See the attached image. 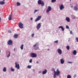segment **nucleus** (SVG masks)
Instances as JSON below:
<instances>
[{"label":"nucleus","instance_id":"de8ad7c7","mask_svg":"<svg viewBox=\"0 0 78 78\" xmlns=\"http://www.w3.org/2000/svg\"><path fill=\"white\" fill-rule=\"evenodd\" d=\"M71 8H73V6H71Z\"/></svg>","mask_w":78,"mask_h":78},{"label":"nucleus","instance_id":"09e8293b","mask_svg":"<svg viewBox=\"0 0 78 78\" xmlns=\"http://www.w3.org/2000/svg\"><path fill=\"white\" fill-rule=\"evenodd\" d=\"M48 51H49V50H50V49H48Z\"/></svg>","mask_w":78,"mask_h":78},{"label":"nucleus","instance_id":"4468645a","mask_svg":"<svg viewBox=\"0 0 78 78\" xmlns=\"http://www.w3.org/2000/svg\"><path fill=\"white\" fill-rule=\"evenodd\" d=\"M66 20L68 22H70V19L69 17H66Z\"/></svg>","mask_w":78,"mask_h":78},{"label":"nucleus","instance_id":"864d4df0","mask_svg":"<svg viewBox=\"0 0 78 78\" xmlns=\"http://www.w3.org/2000/svg\"><path fill=\"white\" fill-rule=\"evenodd\" d=\"M70 0V1H71L72 0Z\"/></svg>","mask_w":78,"mask_h":78},{"label":"nucleus","instance_id":"2eb2a0df","mask_svg":"<svg viewBox=\"0 0 78 78\" xmlns=\"http://www.w3.org/2000/svg\"><path fill=\"white\" fill-rule=\"evenodd\" d=\"M2 0L3 1H0V5H3L5 4V2H4V1H5V0Z\"/></svg>","mask_w":78,"mask_h":78},{"label":"nucleus","instance_id":"0eeeda50","mask_svg":"<svg viewBox=\"0 0 78 78\" xmlns=\"http://www.w3.org/2000/svg\"><path fill=\"white\" fill-rule=\"evenodd\" d=\"M41 23H38L37 26V30H39L40 28H41Z\"/></svg>","mask_w":78,"mask_h":78},{"label":"nucleus","instance_id":"2f4dec72","mask_svg":"<svg viewBox=\"0 0 78 78\" xmlns=\"http://www.w3.org/2000/svg\"><path fill=\"white\" fill-rule=\"evenodd\" d=\"M66 28H67V29H69V26L67 25L66 26Z\"/></svg>","mask_w":78,"mask_h":78},{"label":"nucleus","instance_id":"ea45409f","mask_svg":"<svg viewBox=\"0 0 78 78\" xmlns=\"http://www.w3.org/2000/svg\"><path fill=\"white\" fill-rule=\"evenodd\" d=\"M33 71L34 73H35V69H33Z\"/></svg>","mask_w":78,"mask_h":78},{"label":"nucleus","instance_id":"39448f33","mask_svg":"<svg viewBox=\"0 0 78 78\" xmlns=\"http://www.w3.org/2000/svg\"><path fill=\"white\" fill-rule=\"evenodd\" d=\"M18 25L20 28L21 29H22V28H23V23H22L21 22L19 23Z\"/></svg>","mask_w":78,"mask_h":78},{"label":"nucleus","instance_id":"c85d7f7f","mask_svg":"<svg viewBox=\"0 0 78 78\" xmlns=\"http://www.w3.org/2000/svg\"><path fill=\"white\" fill-rule=\"evenodd\" d=\"M10 55H11V53H10V52H9V55H7V58H9V57L10 56Z\"/></svg>","mask_w":78,"mask_h":78},{"label":"nucleus","instance_id":"bb28decb","mask_svg":"<svg viewBox=\"0 0 78 78\" xmlns=\"http://www.w3.org/2000/svg\"><path fill=\"white\" fill-rule=\"evenodd\" d=\"M56 2V0H51V3H53L54 2Z\"/></svg>","mask_w":78,"mask_h":78},{"label":"nucleus","instance_id":"6ab92c4d","mask_svg":"<svg viewBox=\"0 0 78 78\" xmlns=\"http://www.w3.org/2000/svg\"><path fill=\"white\" fill-rule=\"evenodd\" d=\"M12 17V16L11 15H9L8 18L9 20H11V19H12V17Z\"/></svg>","mask_w":78,"mask_h":78},{"label":"nucleus","instance_id":"1a4fd4ad","mask_svg":"<svg viewBox=\"0 0 78 78\" xmlns=\"http://www.w3.org/2000/svg\"><path fill=\"white\" fill-rule=\"evenodd\" d=\"M8 45H12V41L11 40H9L8 42Z\"/></svg>","mask_w":78,"mask_h":78},{"label":"nucleus","instance_id":"5701e85b","mask_svg":"<svg viewBox=\"0 0 78 78\" xmlns=\"http://www.w3.org/2000/svg\"><path fill=\"white\" fill-rule=\"evenodd\" d=\"M20 5H21L20 3V2H17V6H20Z\"/></svg>","mask_w":78,"mask_h":78},{"label":"nucleus","instance_id":"a211bd4d","mask_svg":"<svg viewBox=\"0 0 78 78\" xmlns=\"http://www.w3.org/2000/svg\"><path fill=\"white\" fill-rule=\"evenodd\" d=\"M14 38H15V39H17V37H18V34H15L14 35Z\"/></svg>","mask_w":78,"mask_h":78},{"label":"nucleus","instance_id":"412c9836","mask_svg":"<svg viewBox=\"0 0 78 78\" xmlns=\"http://www.w3.org/2000/svg\"><path fill=\"white\" fill-rule=\"evenodd\" d=\"M3 71L4 72H5L6 71V67H4L3 69Z\"/></svg>","mask_w":78,"mask_h":78},{"label":"nucleus","instance_id":"c9c22d12","mask_svg":"<svg viewBox=\"0 0 78 78\" xmlns=\"http://www.w3.org/2000/svg\"><path fill=\"white\" fill-rule=\"evenodd\" d=\"M37 43L35 45H34V47H35L36 46H37Z\"/></svg>","mask_w":78,"mask_h":78},{"label":"nucleus","instance_id":"a878e982","mask_svg":"<svg viewBox=\"0 0 78 78\" xmlns=\"http://www.w3.org/2000/svg\"><path fill=\"white\" fill-rule=\"evenodd\" d=\"M66 48L67 50H69L70 49V46H67L66 47Z\"/></svg>","mask_w":78,"mask_h":78},{"label":"nucleus","instance_id":"7ed1b4c3","mask_svg":"<svg viewBox=\"0 0 78 78\" xmlns=\"http://www.w3.org/2000/svg\"><path fill=\"white\" fill-rule=\"evenodd\" d=\"M30 56L32 58H36L37 57V54L34 53H30Z\"/></svg>","mask_w":78,"mask_h":78},{"label":"nucleus","instance_id":"58836bf2","mask_svg":"<svg viewBox=\"0 0 78 78\" xmlns=\"http://www.w3.org/2000/svg\"><path fill=\"white\" fill-rule=\"evenodd\" d=\"M70 34H72V31L71 30L70 31Z\"/></svg>","mask_w":78,"mask_h":78},{"label":"nucleus","instance_id":"e433bc0d","mask_svg":"<svg viewBox=\"0 0 78 78\" xmlns=\"http://www.w3.org/2000/svg\"><path fill=\"white\" fill-rule=\"evenodd\" d=\"M34 34H33L31 35V36H32V37H34Z\"/></svg>","mask_w":78,"mask_h":78},{"label":"nucleus","instance_id":"f03ea898","mask_svg":"<svg viewBox=\"0 0 78 78\" xmlns=\"http://www.w3.org/2000/svg\"><path fill=\"white\" fill-rule=\"evenodd\" d=\"M37 2L38 5H41V6H44L45 5V4H44V2L41 1V0H39Z\"/></svg>","mask_w":78,"mask_h":78},{"label":"nucleus","instance_id":"aec40b11","mask_svg":"<svg viewBox=\"0 0 78 78\" xmlns=\"http://www.w3.org/2000/svg\"><path fill=\"white\" fill-rule=\"evenodd\" d=\"M73 54L74 55H76V51L75 50H74L73 51Z\"/></svg>","mask_w":78,"mask_h":78},{"label":"nucleus","instance_id":"cd10ccee","mask_svg":"<svg viewBox=\"0 0 78 78\" xmlns=\"http://www.w3.org/2000/svg\"><path fill=\"white\" fill-rule=\"evenodd\" d=\"M11 71H12V72H14V69H13L12 67H11Z\"/></svg>","mask_w":78,"mask_h":78},{"label":"nucleus","instance_id":"6e6d98bb","mask_svg":"<svg viewBox=\"0 0 78 78\" xmlns=\"http://www.w3.org/2000/svg\"><path fill=\"white\" fill-rule=\"evenodd\" d=\"M73 19H75V18H74Z\"/></svg>","mask_w":78,"mask_h":78},{"label":"nucleus","instance_id":"393cba45","mask_svg":"<svg viewBox=\"0 0 78 78\" xmlns=\"http://www.w3.org/2000/svg\"><path fill=\"white\" fill-rule=\"evenodd\" d=\"M27 67L28 68V69H31V66L28 65L27 66Z\"/></svg>","mask_w":78,"mask_h":78},{"label":"nucleus","instance_id":"6e6552de","mask_svg":"<svg viewBox=\"0 0 78 78\" xmlns=\"http://www.w3.org/2000/svg\"><path fill=\"white\" fill-rule=\"evenodd\" d=\"M51 7L50 6H48V9L46 10V12L48 13V12L51 11Z\"/></svg>","mask_w":78,"mask_h":78},{"label":"nucleus","instance_id":"f3484780","mask_svg":"<svg viewBox=\"0 0 78 78\" xmlns=\"http://www.w3.org/2000/svg\"><path fill=\"white\" fill-rule=\"evenodd\" d=\"M73 8L74 10L76 11H78V8L76 6H74L73 7Z\"/></svg>","mask_w":78,"mask_h":78},{"label":"nucleus","instance_id":"7c9ffc66","mask_svg":"<svg viewBox=\"0 0 78 78\" xmlns=\"http://www.w3.org/2000/svg\"><path fill=\"white\" fill-rule=\"evenodd\" d=\"M67 62L69 64H72L73 62Z\"/></svg>","mask_w":78,"mask_h":78},{"label":"nucleus","instance_id":"5fc2aeb1","mask_svg":"<svg viewBox=\"0 0 78 78\" xmlns=\"http://www.w3.org/2000/svg\"><path fill=\"white\" fill-rule=\"evenodd\" d=\"M35 49V50H37V49Z\"/></svg>","mask_w":78,"mask_h":78},{"label":"nucleus","instance_id":"a19ab883","mask_svg":"<svg viewBox=\"0 0 78 78\" xmlns=\"http://www.w3.org/2000/svg\"><path fill=\"white\" fill-rule=\"evenodd\" d=\"M76 74H75L73 76L74 78H75V77H76Z\"/></svg>","mask_w":78,"mask_h":78},{"label":"nucleus","instance_id":"b1692460","mask_svg":"<svg viewBox=\"0 0 78 78\" xmlns=\"http://www.w3.org/2000/svg\"><path fill=\"white\" fill-rule=\"evenodd\" d=\"M39 11V9H38V10L35 9V10L34 11V13L35 14V13H36V12H37V11Z\"/></svg>","mask_w":78,"mask_h":78},{"label":"nucleus","instance_id":"f704fd0d","mask_svg":"<svg viewBox=\"0 0 78 78\" xmlns=\"http://www.w3.org/2000/svg\"><path fill=\"white\" fill-rule=\"evenodd\" d=\"M54 42L55 43H56V44H57V43L58 42V40H57L55 41Z\"/></svg>","mask_w":78,"mask_h":78},{"label":"nucleus","instance_id":"9b49d317","mask_svg":"<svg viewBox=\"0 0 78 78\" xmlns=\"http://www.w3.org/2000/svg\"><path fill=\"white\" fill-rule=\"evenodd\" d=\"M47 70L46 69H44L43 71L42 72V74L43 75H45V74H46L47 73Z\"/></svg>","mask_w":78,"mask_h":78},{"label":"nucleus","instance_id":"f8f14e48","mask_svg":"<svg viewBox=\"0 0 78 78\" xmlns=\"http://www.w3.org/2000/svg\"><path fill=\"white\" fill-rule=\"evenodd\" d=\"M63 9H64V5L62 4L60 5V10H62Z\"/></svg>","mask_w":78,"mask_h":78},{"label":"nucleus","instance_id":"37998d69","mask_svg":"<svg viewBox=\"0 0 78 78\" xmlns=\"http://www.w3.org/2000/svg\"><path fill=\"white\" fill-rule=\"evenodd\" d=\"M41 72H42L41 71H39V73H41Z\"/></svg>","mask_w":78,"mask_h":78},{"label":"nucleus","instance_id":"20e7f679","mask_svg":"<svg viewBox=\"0 0 78 78\" xmlns=\"http://www.w3.org/2000/svg\"><path fill=\"white\" fill-rule=\"evenodd\" d=\"M41 17H42V16H38L35 20V22H37V21L40 20H41Z\"/></svg>","mask_w":78,"mask_h":78},{"label":"nucleus","instance_id":"f257e3e1","mask_svg":"<svg viewBox=\"0 0 78 78\" xmlns=\"http://www.w3.org/2000/svg\"><path fill=\"white\" fill-rule=\"evenodd\" d=\"M60 73V71L59 70V69H57L56 71H55V73H54V78H55L56 77V75H57V76H58V75H59Z\"/></svg>","mask_w":78,"mask_h":78},{"label":"nucleus","instance_id":"72a5a7b5","mask_svg":"<svg viewBox=\"0 0 78 78\" xmlns=\"http://www.w3.org/2000/svg\"><path fill=\"white\" fill-rule=\"evenodd\" d=\"M52 70H53V71H54V73H55V72H56L55 71V69L54 68H53L52 69Z\"/></svg>","mask_w":78,"mask_h":78},{"label":"nucleus","instance_id":"473e14b6","mask_svg":"<svg viewBox=\"0 0 78 78\" xmlns=\"http://www.w3.org/2000/svg\"><path fill=\"white\" fill-rule=\"evenodd\" d=\"M29 62L30 63H31V62H32V59H30L29 60Z\"/></svg>","mask_w":78,"mask_h":78},{"label":"nucleus","instance_id":"dca6fc26","mask_svg":"<svg viewBox=\"0 0 78 78\" xmlns=\"http://www.w3.org/2000/svg\"><path fill=\"white\" fill-rule=\"evenodd\" d=\"M58 28H61L62 31H64V29L63 26H60L58 27Z\"/></svg>","mask_w":78,"mask_h":78},{"label":"nucleus","instance_id":"a18cd8bd","mask_svg":"<svg viewBox=\"0 0 78 78\" xmlns=\"http://www.w3.org/2000/svg\"><path fill=\"white\" fill-rule=\"evenodd\" d=\"M37 62V64H39V62H38V61H37V62Z\"/></svg>","mask_w":78,"mask_h":78},{"label":"nucleus","instance_id":"603ef678","mask_svg":"<svg viewBox=\"0 0 78 78\" xmlns=\"http://www.w3.org/2000/svg\"><path fill=\"white\" fill-rule=\"evenodd\" d=\"M77 41L78 42V40Z\"/></svg>","mask_w":78,"mask_h":78},{"label":"nucleus","instance_id":"423d86ee","mask_svg":"<svg viewBox=\"0 0 78 78\" xmlns=\"http://www.w3.org/2000/svg\"><path fill=\"white\" fill-rule=\"evenodd\" d=\"M15 68H16L17 69H20V66L19 64H17V62L15 63Z\"/></svg>","mask_w":78,"mask_h":78},{"label":"nucleus","instance_id":"9d476101","mask_svg":"<svg viewBox=\"0 0 78 78\" xmlns=\"http://www.w3.org/2000/svg\"><path fill=\"white\" fill-rule=\"evenodd\" d=\"M57 52L59 55H61L62 54V50L60 49H57Z\"/></svg>","mask_w":78,"mask_h":78},{"label":"nucleus","instance_id":"79ce46f5","mask_svg":"<svg viewBox=\"0 0 78 78\" xmlns=\"http://www.w3.org/2000/svg\"><path fill=\"white\" fill-rule=\"evenodd\" d=\"M8 32L9 33H11V31L10 30H9L8 31Z\"/></svg>","mask_w":78,"mask_h":78},{"label":"nucleus","instance_id":"ddd939ff","mask_svg":"<svg viewBox=\"0 0 78 78\" xmlns=\"http://www.w3.org/2000/svg\"><path fill=\"white\" fill-rule=\"evenodd\" d=\"M60 63L62 64H63L64 63L65 61L64 59L61 58V59H60Z\"/></svg>","mask_w":78,"mask_h":78},{"label":"nucleus","instance_id":"c03bdc74","mask_svg":"<svg viewBox=\"0 0 78 78\" xmlns=\"http://www.w3.org/2000/svg\"><path fill=\"white\" fill-rule=\"evenodd\" d=\"M31 20H33V18H31L30 19Z\"/></svg>","mask_w":78,"mask_h":78},{"label":"nucleus","instance_id":"3c124183","mask_svg":"<svg viewBox=\"0 0 78 78\" xmlns=\"http://www.w3.org/2000/svg\"><path fill=\"white\" fill-rule=\"evenodd\" d=\"M0 53H1V50L0 49Z\"/></svg>","mask_w":78,"mask_h":78},{"label":"nucleus","instance_id":"49530a36","mask_svg":"<svg viewBox=\"0 0 78 78\" xmlns=\"http://www.w3.org/2000/svg\"><path fill=\"white\" fill-rule=\"evenodd\" d=\"M16 50V48H14V51H15V50Z\"/></svg>","mask_w":78,"mask_h":78},{"label":"nucleus","instance_id":"4be33fe9","mask_svg":"<svg viewBox=\"0 0 78 78\" xmlns=\"http://www.w3.org/2000/svg\"><path fill=\"white\" fill-rule=\"evenodd\" d=\"M20 48L22 50L23 49V44H22L20 47Z\"/></svg>","mask_w":78,"mask_h":78},{"label":"nucleus","instance_id":"8fccbe9b","mask_svg":"<svg viewBox=\"0 0 78 78\" xmlns=\"http://www.w3.org/2000/svg\"><path fill=\"white\" fill-rule=\"evenodd\" d=\"M1 18L0 17V21L1 20Z\"/></svg>","mask_w":78,"mask_h":78},{"label":"nucleus","instance_id":"c756f323","mask_svg":"<svg viewBox=\"0 0 78 78\" xmlns=\"http://www.w3.org/2000/svg\"><path fill=\"white\" fill-rule=\"evenodd\" d=\"M67 78H71V76L70 75H68L67 76Z\"/></svg>","mask_w":78,"mask_h":78},{"label":"nucleus","instance_id":"4c0bfd02","mask_svg":"<svg viewBox=\"0 0 78 78\" xmlns=\"http://www.w3.org/2000/svg\"><path fill=\"white\" fill-rule=\"evenodd\" d=\"M76 40L77 41L78 40V37H76Z\"/></svg>","mask_w":78,"mask_h":78}]
</instances>
